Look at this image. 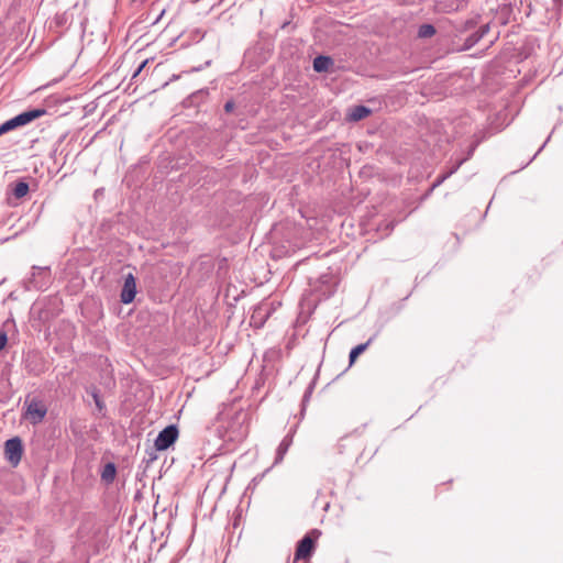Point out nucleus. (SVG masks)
I'll list each match as a JSON object with an SVG mask.
<instances>
[{
    "label": "nucleus",
    "instance_id": "1",
    "mask_svg": "<svg viewBox=\"0 0 563 563\" xmlns=\"http://www.w3.org/2000/svg\"><path fill=\"white\" fill-rule=\"evenodd\" d=\"M27 290H44L51 284V269L48 266H33L32 274L24 282Z\"/></svg>",
    "mask_w": 563,
    "mask_h": 563
},
{
    "label": "nucleus",
    "instance_id": "24",
    "mask_svg": "<svg viewBox=\"0 0 563 563\" xmlns=\"http://www.w3.org/2000/svg\"><path fill=\"white\" fill-rule=\"evenodd\" d=\"M545 144H548V141H544V144H542V146L539 148V152H540L543 147H545Z\"/></svg>",
    "mask_w": 563,
    "mask_h": 563
},
{
    "label": "nucleus",
    "instance_id": "22",
    "mask_svg": "<svg viewBox=\"0 0 563 563\" xmlns=\"http://www.w3.org/2000/svg\"><path fill=\"white\" fill-rule=\"evenodd\" d=\"M147 60H144L137 68V70L135 71L134 76H136L137 74L141 73V70L143 69V67L146 65Z\"/></svg>",
    "mask_w": 563,
    "mask_h": 563
},
{
    "label": "nucleus",
    "instance_id": "14",
    "mask_svg": "<svg viewBox=\"0 0 563 563\" xmlns=\"http://www.w3.org/2000/svg\"><path fill=\"white\" fill-rule=\"evenodd\" d=\"M27 192H29V184L23 180L15 183V185L12 189V194L16 199L23 198L24 196L27 195Z\"/></svg>",
    "mask_w": 563,
    "mask_h": 563
},
{
    "label": "nucleus",
    "instance_id": "3",
    "mask_svg": "<svg viewBox=\"0 0 563 563\" xmlns=\"http://www.w3.org/2000/svg\"><path fill=\"white\" fill-rule=\"evenodd\" d=\"M23 454V445L20 438L9 439L4 443V455L12 466H18Z\"/></svg>",
    "mask_w": 563,
    "mask_h": 563
},
{
    "label": "nucleus",
    "instance_id": "4",
    "mask_svg": "<svg viewBox=\"0 0 563 563\" xmlns=\"http://www.w3.org/2000/svg\"><path fill=\"white\" fill-rule=\"evenodd\" d=\"M178 438V429L175 424L164 428L155 439V448L157 451H165L173 445Z\"/></svg>",
    "mask_w": 563,
    "mask_h": 563
},
{
    "label": "nucleus",
    "instance_id": "23",
    "mask_svg": "<svg viewBox=\"0 0 563 563\" xmlns=\"http://www.w3.org/2000/svg\"><path fill=\"white\" fill-rule=\"evenodd\" d=\"M545 144H548V141H544V144H542V146L539 148V152H540L543 147H545Z\"/></svg>",
    "mask_w": 563,
    "mask_h": 563
},
{
    "label": "nucleus",
    "instance_id": "12",
    "mask_svg": "<svg viewBox=\"0 0 563 563\" xmlns=\"http://www.w3.org/2000/svg\"><path fill=\"white\" fill-rule=\"evenodd\" d=\"M115 474V465L113 463H107L101 471V479L104 483L110 484L114 481Z\"/></svg>",
    "mask_w": 563,
    "mask_h": 563
},
{
    "label": "nucleus",
    "instance_id": "5",
    "mask_svg": "<svg viewBox=\"0 0 563 563\" xmlns=\"http://www.w3.org/2000/svg\"><path fill=\"white\" fill-rule=\"evenodd\" d=\"M312 534L318 538L320 532L318 530H312L308 534H306L299 542L295 552V560H307L311 556L314 550V539Z\"/></svg>",
    "mask_w": 563,
    "mask_h": 563
},
{
    "label": "nucleus",
    "instance_id": "17",
    "mask_svg": "<svg viewBox=\"0 0 563 563\" xmlns=\"http://www.w3.org/2000/svg\"><path fill=\"white\" fill-rule=\"evenodd\" d=\"M435 27L432 24H422L418 29V36L420 38H429L435 34Z\"/></svg>",
    "mask_w": 563,
    "mask_h": 563
},
{
    "label": "nucleus",
    "instance_id": "16",
    "mask_svg": "<svg viewBox=\"0 0 563 563\" xmlns=\"http://www.w3.org/2000/svg\"><path fill=\"white\" fill-rule=\"evenodd\" d=\"M372 342V339H369L366 343H363V344H358L356 345L355 347H353L350 352V355H349V358H350V364H353L355 362V360L357 358V356L360 354H362L367 347L368 345L371 344Z\"/></svg>",
    "mask_w": 563,
    "mask_h": 563
},
{
    "label": "nucleus",
    "instance_id": "25",
    "mask_svg": "<svg viewBox=\"0 0 563 563\" xmlns=\"http://www.w3.org/2000/svg\"><path fill=\"white\" fill-rule=\"evenodd\" d=\"M309 397V393H306L305 394V399H307Z\"/></svg>",
    "mask_w": 563,
    "mask_h": 563
},
{
    "label": "nucleus",
    "instance_id": "15",
    "mask_svg": "<svg viewBox=\"0 0 563 563\" xmlns=\"http://www.w3.org/2000/svg\"><path fill=\"white\" fill-rule=\"evenodd\" d=\"M20 123H19V120L15 117L7 120L5 122H3L2 124H0V136L4 133H8L16 128H20Z\"/></svg>",
    "mask_w": 563,
    "mask_h": 563
},
{
    "label": "nucleus",
    "instance_id": "11",
    "mask_svg": "<svg viewBox=\"0 0 563 563\" xmlns=\"http://www.w3.org/2000/svg\"><path fill=\"white\" fill-rule=\"evenodd\" d=\"M489 31V25H482L476 32L471 34L466 40L467 47L475 45L478 41H481Z\"/></svg>",
    "mask_w": 563,
    "mask_h": 563
},
{
    "label": "nucleus",
    "instance_id": "19",
    "mask_svg": "<svg viewBox=\"0 0 563 563\" xmlns=\"http://www.w3.org/2000/svg\"><path fill=\"white\" fill-rule=\"evenodd\" d=\"M89 394L91 395L97 408L99 411L103 410L104 408V404L102 402V400L100 399V396H99V393L97 390V388H91Z\"/></svg>",
    "mask_w": 563,
    "mask_h": 563
},
{
    "label": "nucleus",
    "instance_id": "8",
    "mask_svg": "<svg viewBox=\"0 0 563 563\" xmlns=\"http://www.w3.org/2000/svg\"><path fill=\"white\" fill-rule=\"evenodd\" d=\"M292 443V434L291 433H288L287 435L284 437V439L282 440V442L279 443L277 450H276V456H275V461H274V465H277L279 463H282V461L284 460L287 451L289 450L290 445Z\"/></svg>",
    "mask_w": 563,
    "mask_h": 563
},
{
    "label": "nucleus",
    "instance_id": "10",
    "mask_svg": "<svg viewBox=\"0 0 563 563\" xmlns=\"http://www.w3.org/2000/svg\"><path fill=\"white\" fill-rule=\"evenodd\" d=\"M333 65V60L329 56L319 55L313 59V69L317 73L328 71Z\"/></svg>",
    "mask_w": 563,
    "mask_h": 563
},
{
    "label": "nucleus",
    "instance_id": "2",
    "mask_svg": "<svg viewBox=\"0 0 563 563\" xmlns=\"http://www.w3.org/2000/svg\"><path fill=\"white\" fill-rule=\"evenodd\" d=\"M25 412L23 415L24 419L27 420L32 424H38L42 422L47 413V407L43 400L34 397L32 399H26L24 402Z\"/></svg>",
    "mask_w": 563,
    "mask_h": 563
},
{
    "label": "nucleus",
    "instance_id": "21",
    "mask_svg": "<svg viewBox=\"0 0 563 563\" xmlns=\"http://www.w3.org/2000/svg\"><path fill=\"white\" fill-rule=\"evenodd\" d=\"M234 109V102L233 101H227L224 104L225 112H231Z\"/></svg>",
    "mask_w": 563,
    "mask_h": 563
},
{
    "label": "nucleus",
    "instance_id": "7",
    "mask_svg": "<svg viewBox=\"0 0 563 563\" xmlns=\"http://www.w3.org/2000/svg\"><path fill=\"white\" fill-rule=\"evenodd\" d=\"M45 112L46 111L44 109H32L18 114L16 118L19 120L20 125L24 126L44 115Z\"/></svg>",
    "mask_w": 563,
    "mask_h": 563
},
{
    "label": "nucleus",
    "instance_id": "20",
    "mask_svg": "<svg viewBox=\"0 0 563 563\" xmlns=\"http://www.w3.org/2000/svg\"><path fill=\"white\" fill-rule=\"evenodd\" d=\"M8 343V335L5 332H0V351L3 350L7 346Z\"/></svg>",
    "mask_w": 563,
    "mask_h": 563
},
{
    "label": "nucleus",
    "instance_id": "18",
    "mask_svg": "<svg viewBox=\"0 0 563 563\" xmlns=\"http://www.w3.org/2000/svg\"><path fill=\"white\" fill-rule=\"evenodd\" d=\"M464 161H465V159H461V161H459V162L456 163V165H455L453 168H451V169H450V172H449V173H445V174L441 175V176L437 179V181L433 184L432 188H434V187L439 186V185H440L441 183H443V181H444V180H445L450 175L454 174V173L459 169V167L464 163Z\"/></svg>",
    "mask_w": 563,
    "mask_h": 563
},
{
    "label": "nucleus",
    "instance_id": "6",
    "mask_svg": "<svg viewBox=\"0 0 563 563\" xmlns=\"http://www.w3.org/2000/svg\"><path fill=\"white\" fill-rule=\"evenodd\" d=\"M136 295V282L133 274L129 273L124 276L123 287L121 289L120 299L122 303H131Z\"/></svg>",
    "mask_w": 563,
    "mask_h": 563
},
{
    "label": "nucleus",
    "instance_id": "9",
    "mask_svg": "<svg viewBox=\"0 0 563 563\" xmlns=\"http://www.w3.org/2000/svg\"><path fill=\"white\" fill-rule=\"evenodd\" d=\"M268 316V307L267 305H261L258 306L252 317H251V323L255 327H262L265 322V318Z\"/></svg>",
    "mask_w": 563,
    "mask_h": 563
},
{
    "label": "nucleus",
    "instance_id": "13",
    "mask_svg": "<svg viewBox=\"0 0 563 563\" xmlns=\"http://www.w3.org/2000/svg\"><path fill=\"white\" fill-rule=\"evenodd\" d=\"M371 113V110L365 106H356L352 109L351 113L349 114L350 120L352 121H360L362 119H365Z\"/></svg>",
    "mask_w": 563,
    "mask_h": 563
}]
</instances>
